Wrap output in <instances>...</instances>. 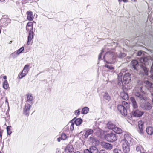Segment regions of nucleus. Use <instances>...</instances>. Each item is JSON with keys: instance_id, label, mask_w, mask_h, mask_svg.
<instances>
[{"instance_id": "f257e3e1", "label": "nucleus", "mask_w": 153, "mask_h": 153, "mask_svg": "<svg viewBox=\"0 0 153 153\" xmlns=\"http://www.w3.org/2000/svg\"><path fill=\"white\" fill-rule=\"evenodd\" d=\"M131 139V137L129 136L126 135L125 136L124 138L122 139L121 141L123 150L125 153H128L130 151V146L129 141H130Z\"/></svg>"}, {"instance_id": "f03ea898", "label": "nucleus", "mask_w": 153, "mask_h": 153, "mask_svg": "<svg viewBox=\"0 0 153 153\" xmlns=\"http://www.w3.org/2000/svg\"><path fill=\"white\" fill-rule=\"evenodd\" d=\"M26 96L27 100L26 102L25 108L24 109L23 114L24 115L28 116L31 105L27 102H32L33 100V97L32 94H27Z\"/></svg>"}, {"instance_id": "7ed1b4c3", "label": "nucleus", "mask_w": 153, "mask_h": 153, "mask_svg": "<svg viewBox=\"0 0 153 153\" xmlns=\"http://www.w3.org/2000/svg\"><path fill=\"white\" fill-rule=\"evenodd\" d=\"M129 106L128 103L126 101H123L122 105H119L117 106V110L123 116L127 114L126 108Z\"/></svg>"}, {"instance_id": "20e7f679", "label": "nucleus", "mask_w": 153, "mask_h": 153, "mask_svg": "<svg viewBox=\"0 0 153 153\" xmlns=\"http://www.w3.org/2000/svg\"><path fill=\"white\" fill-rule=\"evenodd\" d=\"M110 56V58H113L116 57H118L120 58H121L124 57L126 56V54L122 53H120L119 54H117L114 52H107L106 53L105 56H104V59L105 60V58L106 56Z\"/></svg>"}, {"instance_id": "39448f33", "label": "nucleus", "mask_w": 153, "mask_h": 153, "mask_svg": "<svg viewBox=\"0 0 153 153\" xmlns=\"http://www.w3.org/2000/svg\"><path fill=\"white\" fill-rule=\"evenodd\" d=\"M144 64H142L141 66V74L144 75H148V70L145 65L147 64V62L149 60L146 57H144Z\"/></svg>"}, {"instance_id": "423d86ee", "label": "nucleus", "mask_w": 153, "mask_h": 153, "mask_svg": "<svg viewBox=\"0 0 153 153\" xmlns=\"http://www.w3.org/2000/svg\"><path fill=\"white\" fill-rule=\"evenodd\" d=\"M104 137L106 140L110 142H114L117 139L116 134L113 133L107 134H105Z\"/></svg>"}, {"instance_id": "0eeeda50", "label": "nucleus", "mask_w": 153, "mask_h": 153, "mask_svg": "<svg viewBox=\"0 0 153 153\" xmlns=\"http://www.w3.org/2000/svg\"><path fill=\"white\" fill-rule=\"evenodd\" d=\"M122 89L123 91L120 93V96L123 99L126 100H128L129 99L128 94L125 92V91H127L128 89L126 88V87H122Z\"/></svg>"}, {"instance_id": "6e6552de", "label": "nucleus", "mask_w": 153, "mask_h": 153, "mask_svg": "<svg viewBox=\"0 0 153 153\" xmlns=\"http://www.w3.org/2000/svg\"><path fill=\"white\" fill-rule=\"evenodd\" d=\"M140 106L142 109L146 110H150L152 108L151 104L146 102L142 103Z\"/></svg>"}, {"instance_id": "1a4fd4ad", "label": "nucleus", "mask_w": 153, "mask_h": 153, "mask_svg": "<svg viewBox=\"0 0 153 153\" xmlns=\"http://www.w3.org/2000/svg\"><path fill=\"white\" fill-rule=\"evenodd\" d=\"M133 116L136 117H140L144 114V112L138 109L133 110L132 112Z\"/></svg>"}, {"instance_id": "9d476101", "label": "nucleus", "mask_w": 153, "mask_h": 153, "mask_svg": "<svg viewBox=\"0 0 153 153\" xmlns=\"http://www.w3.org/2000/svg\"><path fill=\"white\" fill-rule=\"evenodd\" d=\"M131 79V74L128 73H125L123 76V82L125 84H128Z\"/></svg>"}, {"instance_id": "9b49d317", "label": "nucleus", "mask_w": 153, "mask_h": 153, "mask_svg": "<svg viewBox=\"0 0 153 153\" xmlns=\"http://www.w3.org/2000/svg\"><path fill=\"white\" fill-rule=\"evenodd\" d=\"M101 145L103 148L107 150H111L113 148V145L112 144L105 142H101Z\"/></svg>"}, {"instance_id": "f8f14e48", "label": "nucleus", "mask_w": 153, "mask_h": 153, "mask_svg": "<svg viewBox=\"0 0 153 153\" xmlns=\"http://www.w3.org/2000/svg\"><path fill=\"white\" fill-rule=\"evenodd\" d=\"M74 150L73 146L70 144H68L65 149V151L66 153H72L74 152Z\"/></svg>"}, {"instance_id": "ddd939ff", "label": "nucleus", "mask_w": 153, "mask_h": 153, "mask_svg": "<svg viewBox=\"0 0 153 153\" xmlns=\"http://www.w3.org/2000/svg\"><path fill=\"white\" fill-rule=\"evenodd\" d=\"M139 85H144L145 86H151L152 85V83L148 81H145L143 83L141 81L139 80L137 82Z\"/></svg>"}, {"instance_id": "4468645a", "label": "nucleus", "mask_w": 153, "mask_h": 153, "mask_svg": "<svg viewBox=\"0 0 153 153\" xmlns=\"http://www.w3.org/2000/svg\"><path fill=\"white\" fill-rule=\"evenodd\" d=\"M130 100L133 108H137L138 107V105L134 97H131L130 98Z\"/></svg>"}, {"instance_id": "2eb2a0df", "label": "nucleus", "mask_w": 153, "mask_h": 153, "mask_svg": "<svg viewBox=\"0 0 153 153\" xmlns=\"http://www.w3.org/2000/svg\"><path fill=\"white\" fill-rule=\"evenodd\" d=\"M138 66V63L137 61L136 60H133L131 62V67L136 70Z\"/></svg>"}, {"instance_id": "dca6fc26", "label": "nucleus", "mask_w": 153, "mask_h": 153, "mask_svg": "<svg viewBox=\"0 0 153 153\" xmlns=\"http://www.w3.org/2000/svg\"><path fill=\"white\" fill-rule=\"evenodd\" d=\"M75 118H74L71 121V122H74L75 123L77 126L80 125L82 123V119L81 118H78L76 120H75Z\"/></svg>"}, {"instance_id": "f3484780", "label": "nucleus", "mask_w": 153, "mask_h": 153, "mask_svg": "<svg viewBox=\"0 0 153 153\" xmlns=\"http://www.w3.org/2000/svg\"><path fill=\"white\" fill-rule=\"evenodd\" d=\"M144 126V123L142 120H140L138 122V126L139 128V130L140 133H142L143 131V128Z\"/></svg>"}, {"instance_id": "a211bd4d", "label": "nucleus", "mask_w": 153, "mask_h": 153, "mask_svg": "<svg viewBox=\"0 0 153 153\" xmlns=\"http://www.w3.org/2000/svg\"><path fill=\"white\" fill-rule=\"evenodd\" d=\"M107 127L108 129H111L112 130L115 126V125L111 121L108 122L107 124Z\"/></svg>"}, {"instance_id": "6ab92c4d", "label": "nucleus", "mask_w": 153, "mask_h": 153, "mask_svg": "<svg viewBox=\"0 0 153 153\" xmlns=\"http://www.w3.org/2000/svg\"><path fill=\"white\" fill-rule=\"evenodd\" d=\"M27 14V19L30 21H31L33 20L34 18L32 12L31 11H28Z\"/></svg>"}, {"instance_id": "aec40b11", "label": "nucleus", "mask_w": 153, "mask_h": 153, "mask_svg": "<svg viewBox=\"0 0 153 153\" xmlns=\"http://www.w3.org/2000/svg\"><path fill=\"white\" fill-rule=\"evenodd\" d=\"M91 153H98V150L95 146H92L90 148Z\"/></svg>"}, {"instance_id": "412c9836", "label": "nucleus", "mask_w": 153, "mask_h": 153, "mask_svg": "<svg viewBox=\"0 0 153 153\" xmlns=\"http://www.w3.org/2000/svg\"><path fill=\"white\" fill-rule=\"evenodd\" d=\"M147 133L149 135H152L153 134V128L152 127H148L146 129Z\"/></svg>"}, {"instance_id": "4be33fe9", "label": "nucleus", "mask_w": 153, "mask_h": 153, "mask_svg": "<svg viewBox=\"0 0 153 153\" xmlns=\"http://www.w3.org/2000/svg\"><path fill=\"white\" fill-rule=\"evenodd\" d=\"M24 47H21L19 49L17 50L15 53H16V54H14L13 53H12V55L13 56H16V55H19L20 53H21L22 51L24 50Z\"/></svg>"}, {"instance_id": "5701e85b", "label": "nucleus", "mask_w": 153, "mask_h": 153, "mask_svg": "<svg viewBox=\"0 0 153 153\" xmlns=\"http://www.w3.org/2000/svg\"><path fill=\"white\" fill-rule=\"evenodd\" d=\"M93 133V130L91 129H88L85 132L84 136L85 138H87L89 135H91Z\"/></svg>"}, {"instance_id": "b1692460", "label": "nucleus", "mask_w": 153, "mask_h": 153, "mask_svg": "<svg viewBox=\"0 0 153 153\" xmlns=\"http://www.w3.org/2000/svg\"><path fill=\"white\" fill-rule=\"evenodd\" d=\"M122 73H120L118 75V77L119 78L118 81V85L119 86H123V83L122 81V78L121 77L122 76Z\"/></svg>"}, {"instance_id": "393cba45", "label": "nucleus", "mask_w": 153, "mask_h": 153, "mask_svg": "<svg viewBox=\"0 0 153 153\" xmlns=\"http://www.w3.org/2000/svg\"><path fill=\"white\" fill-rule=\"evenodd\" d=\"M116 133L120 134L122 133V129L117 127L115 126L113 130Z\"/></svg>"}, {"instance_id": "a878e982", "label": "nucleus", "mask_w": 153, "mask_h": 153, "mask_svg": "<svg viewBox=\"0 0 153 153\" xmlns=\"http://www.w3.org/2000/svg\"><path fill=\"white\" fill-rule=\"evenodd\" d=\"M135 95L140 98L141 99H143L144 100H147V98L146 97H143L140 94L139 92H136L135 94Z\"/></svg>"}, {"instance_id": "bb28decb", "label": "nucleus", "mask_w": 153, "mask_h": 153, "mask_svg": "<svg viewBox=\"0 0 153 153\" xmlns=\"http://www.w3.org/2000/svg\"><path fill=\"white\" fill-rule=\"evenodd\" d=\"M89 110V109L88 107H85L82 108L81 113L82 114H86L88 112Z\"/></svg>"}, {"instance_id": "cd10ccee", "label": "nucleus", "mask_w": 153, "mask_h": 153, "mask_svg": "<svg viewBox=\"0 0 153 153\" xmlns=\"http://www.w3.org/2000/svg\"><path fill=\"white\" fill-rule=\"evenodd\" d=\"M33 37V32H29V34L28 37L27 43L31 42V40Z\"/></svg>"}, {"instance_id": "c85d7f7f", "label": "nucleus", "mask_w": 153, "mask_h": 153, "mask_svg": "<svg viewBox=\"0 0 153 153\" xmlns=\"http://www.w3.org/2000/svg\"><path fill=\"white\" fill-rule=\"evenodd\" d=\"M29 68V66L28 65H25L23 68V72H25L26 75L28 72Z\"/></svg>"}, {"instance_id": "c756f323", "label": "nucleus", "mask_w": 153, "mask_h": 153, "mask_svg": "<svg viewBox=\"0 0 153 153\" xmlns=\"http://www.w3.org/2000/svg\"><path fill=\"white\" fill-rule=\"evenodd\" d=\"M143 149V148L142 146L141 145H139L137 146L136 147V150L137 152H138L141 153V150Z\"/></svg>"}, {"instance_id": "7c9ffc66", "label": "nucleus", "mask_w": 153, "mask_h": 153, "mask_svg": "<svg viewBox=\"0 0 153 153\" xmlns=\"http://www.w3.org/2000/svg\"><path fill=\"white\" fill-rule=\"evenodd\" d=\"M90 141L91 142L94 144L96 143L97 142H98V141L94 137H90Z\"/></svg>"}, {"instance_id": "2f4dec72", "label": "nucleus", "mask_w": 153, "mask_h": 153, "mask_svg": "<svg viewBox=\"0 0 153 153\" xmlns=\"http://www.w3.org/2000/svg\"><path fill=\"white\" fill-rule=\"evenodd\" d=\"M7 20H8V19H5L2 18L0 20V22L1 23L4 24V25H5L4 23L7 24Z\"/></svg>"}, {"instance_id": "473e14b6", "label": "nucleus", "mask_w": 153, "mask_h": 153, "mask_svg": "<svg viewBox=\"0 0 153 153\" xmlns=\"http://www.w3.org/2000/svg\"><path fill=\"white\" fill-rule=\"evenodd\" d=\"M104 97L105 99L108 100H111L110 96L107 93H105Z\"/></svg>"}, {"instance_id": "72a5a7b5", "label": "nucleus", "mask_w": 153, "mask_h": 153, "mask_svg": "<svg viewBox=\"0 0 153 153\" xmlns=\"http://www.w3.org/2000/svg\"><path fill=\"white\" fill-rule=\"evenodd\" d=\"M113 152L114 153H124L121 150L117 149H114Z\"/></svg>"}, {"instance_id": "f704fd0d", "label": "nucleus", "mask_w": 153, "mask_h": 153, "mask_svg": "<svg viewBox=\"0 0 153 153\" xmlns=\"http://www.w3.org/2000/svg\"><path fill=\"white\" fill-rule=\"evenodd\" d=\"M26 29L27 31H29V32H33V27L26 26Z\"/></svg>"}, {"instance_id": "c9c22d12", "label": "nucleus", "mask_w": 153, "mask_h": 153, "mask_svg": "<svg viewBox=\"0 0 153 153\" xmlns=\"http://www.w3.org/2000/svg\"><path fill=\"white\" fill-rule=\"evenodd\" d=\"M67 138L66 134L64 133H62L61 135V138L62 140H65Z\"/></svg>"}, {"instance_id": "e433bc0d", "label": "nucleus", "mask_w": 153, "mask_h": 153, "mask_svg": "<svg viewBox=\"0 0 153 153\" xmlns=\"http://www.w3.org/2000/svg\"><path fill=\"white\" fill-rule=\"evenodd\" d=\"M11 128L10 126H8L7 127V134L8 135H10L11 134L12 132L11 131L10 128Z\"/></svg>"}, {"instance_id": "4c0bfd02", "label": "nucleus", "mask_w": 153, "mask_h": 153, "mask_svg": "<svg viewBox=\"0 0 153 153\" xmlns=\"http://www.w3.org/2000/svg\"><path fill=\"white\" fill-rule=\"evenodd\" d=\"M151 73V75L150 77L153 79V63L152 64V66L151 68V70L150 71Z\"/></svg>"}, {"instance_id": "58836bf2", "label": "nucleus", "mask_w": 153, "mask_h": 153, "mask_svg": "<svg viewBox=\"0 0 153 153\" xmlns=\"http://www.w3.org/2000/svg\"><path fill=\"white\" fill-rule=\"evenodd\" d=\"M105 66L110 70H113L114 69V68L111 65H109L107 64H106Z\"/></svg>"}, {"instance_id": "ea45409f", "label": "nucleus", "mask_w": 153, "mask_h": 153, "mask_svg": "<svg viewBox=\"0 0 153 153\" xmlns=\"http://www.w3.org/2000/svg\"><path fill=\"white\" fill-rule=\"evenodd\" d=\"M72 123L70 127V129L71 131L73 130L74 128V123H73L74 122H71Z\"/></svg>"}, {"instance_id": "a19ab883", "label": "nucleus", "mask_w": 153, "mask_h": 153, "mask_svg": "<svg viewBox=\"0 0 153 153\" xmlns=\"http://www.w3.org/2000/svg\"><path fill=\"white\" fill-rule=\"evenodd\" d=\"M80 111L79 110H76L75 111V114L76 115H79L80 114Z\"/></svg>"}, {"instance_id": "79ce46f5", "label": "nucleus", "mask_w": 153, "mask_h": 153, "mask_svg": "<svg viewBox=\"0 0 153 153\" xmlns=\"http://www.w3.org/2000/svg\"><path fill=\"white\" fill-rule=\"evenodd\" d=\"M26 26L33 27V24L32 22H29L27 24Z\"/></svg>"}, {"instance_id": "37998d69", "label": "nucleus", "mask_w": 153, "mask_h": 153, "mask_svg": "<svg viewBox=\"0 0 153 153\" xmlns=\"http://www.w3.org/2000/svg\"><path fill=\"white\" fill-rule=\"evenodd\" d=\"M99 153H108V152L105 150L102 149L100 150Z\"/></svg>"}, {"instance_id": "c03bdc74", "label": "nucleus", "mask_w": 153, "mask_h": 153, "mask_svg": "<svg viewBox=\"0 0 153 153\" xmlns=\"http://www.w3.org/2000/svg\"><path fill=\"white\" fill-rule=\"evenodd\" d=\"M24 74V75H22L20 73L18 75V77H19V79H22L23 77H24V76H25L26 75L25 74Z\"/></svg>"}, {"instance_id": "a18cd8bd", "label": "nucleus", "mask_w": 153, "mask_h": 153, "mask_svg": "<svg viewBox=\"0 0 153 153\" xmlns=\"http://www.w3.org/2000/svg\"><path fill=\"white\" fill-rule=\"evenodd\" d=\"M143 52V51H139L137 53V56H140L142 54Z\"/></svg>"}, {"instance_id": "49530a36", "label": "nucleus", "mask_w": 153, "mask_h": 153, "mask_svg": "<svg viewBox=\"0 0 153 153\" xmlns=\"http://www.w3.org/2000/svg\"><path fill=\"white\" fill-rule=\"evenodd\" d=\"M84 153H91L90 150L88 149H85L84 152Z\"/></svg>"}, {"instance_id": "de8ad7c7", "label": "nucleus", "mask_w": 153, "mask_h": 153, "mask_svg": "<svg viewBox=\"0 0 153 153\" xmlns=\"http://www.w3.org/2000/svg\"><path fill=\"white\" fill-rule=\"evenodd\" d=\"M104 52V51L103 50H102V51H101V52L99 54V56H98V59L99 60V59H100L101 58V55H102V53Z\"/></svg>"}, {"instance_id": "09e8293b", "label": "nucleus", "mask_w": 153, "mask_h": 153, "mask_svg": "<svg viewBox=\"0 0 153 153\" xmlns=\"http://www.w3.org/2000/svg\"><path fill=\"white\" fill-rule=\"evenodd\" d=\"M144 57H142V58H141L140 60V62L142 63H143V64H144Z\"/></svg>"}, {"instance_id": "8fccbe9b", "label": "nucleus", "mask_w": 153, "mask_h": 153, "mask_svg": "<svg viewBox=\"0 0 153 153\" xmlns=\"http://www.w3.org/2000/svg\"><path fill=\"white\" fill-rule=\"evenodd\" d=\"M7 85H8V84L7 80H5L3 84V86H7Z\"/></svg>"}, {"instance_id": "3c124183", "label": "nucleus", "mask_w": 153, "mask_h": 153, "mask_svg": "<svg viewBox=\"0 0 153 153\" xmlns=\"http://www.w3.org/2000/svg\"><path fill=\"white\" fill-rule=\"evenodd\" d=\"M119 2H121L122 1H123L124 2H128L127 0H118Z\"/></svg>"}, {"instance_id": "603ef678", "label": "nucleus", "mask_w": 153, "mask_h": 153, "mask_svg": "<svg viewBox=\"0 0 153 153\" xmlns=\"http://www.w3.org/2000/svg\"><path fill=\"white\" fill-rule=\"evenodd\" d=\"M151 95L152 96V102L153 104V93H151Z\"/></svg>"}, {"instance_id": "864d4df0", "label": "nucleus", "mask_w": 153, "mask_h": 153, "mask_svg": "<svg viewBox=\"0 0 153 153\" xmlns=\"http://www.w3.org/2000/svg\"><path fill=\"white\" fill-rule=\"evenodd\" d=\"M9 87H3V88L4 89H7Z\"/></svg>"}, {"instance_id": "5fc2aeb1", "label": "nucleus", "mask_w": 153, "mask_h": 153, "mask_svg": "<svg viewBox=\"0 0 153 153\" xmlns=\"http://www.w3.org/2000/svg\"><path fill=\"white\" fill-rule=\"evenodd\" d=\"M61 139V137L58 138L57 139V140L58 142H60V141Z\"/></svg>"}, {"instance_id": "6e6d98bb", "label": "nucleus", "mask_w": 153, "mask_h": 153, "mask_svg": "<svg viewBox=\"0 0 153 153\" xmlns=\"http://www.w3.org/2000/svg\"><path fill=\"white\" fill-rule=\"evenodd\" d=\"M2 133L0 131V137L1 138L2 137Z\"/></svg>"}, {"instance_id": "4d7b16f0", "label": "nucleus", "mask_w": 153, "mask_h": 153, "mask_svg": "<svg viewBox=\"0 0 153 153\" xmlns=\"http://www.w3.org/2000/svg\"><path fill=\"white\" fill-rule=\"evenodd\" d=\"M20 74H21L22 75H24V74H25V72H23V71H22V72Z\"/></svg>"}, {"instance_id": "13d9d810", "label": "nucleus", "mask_w": 153, "mask_h": 153, "mask_svg": "<svg viewBox=\"0 0 153 153\" xmlns=\"http://www.w3.org/2000/svg\"><path fill=\"white\" fill-rule=\"evenodd\" d=\"M3 77L4 79L5 80H6V76H4Z\"/></svg>"}, {"instance_id": "bf43d9fd", "label": "nucleus", "mask_w": 153, "mask_h": 153, "mask_svg": "<svg viewBox=\"0 0 153 153\" xmlns=\"http://www.w3.org/2000/svg\"><path fill=\"white\" fill-rule=\"evenodd\" d=\"M142 87H141L140 88V90L141 91H142Z\"/></svg>"}, {"instance_id": "052dcab7", "label": "nucleus", "mask_w": 153, "mask_h": 153, "mask_svg": "<svg viewBox=\"0 0 153 153\" xmlns=\"http://www.w3.org/2000/svg\"><path fill=\"white\" fill-rule=\"evenodd\" d=\"M74 153H80V152H79V151H77V152H75Z\"/></svg>"}, {"instance_id": "680f3d73", "label": "nucleus", "mask_w": 153, "mask_h": 153, "mask_svg": "<svg viewBox=\"0 0 153 153\" xmlns=\"http://www.w3.org/2000/svg\"><path fill=\"white\" fill-rule=\"evenodd\" d=\"M150 87V88L151 89H153V87L151 86V87Z\"/></svg>"}, {"instance_id": "e2e57ef3", "label": "nucleus", "mask_w": 153, "mask_h": 153, "mask_svg": "<svg viewBox=\"0 0 153 153\" xmlns=\"http://www.w3.org/2000/svg\"><path fill=\"white\" fill-rule=\"evenodd\" d=\"M5 0H0V1H4Z\"/></svg>"}, {"instance_id": "0e129e2a", "label": "nucleus", "mask_w": 153, "mask_h": 153, "mask_svg": "<svg viewBox=\"0 0 153 153\" xmlns=\"http://www.w3.org/2000/svg\"><path fill=\"white\" fill-rule=\"evenodd\" d=\"M134 2H136V0H134Z\"/></svg>"}, {"instance_id": "69168bd1", "label": "nucleus", "mask_w": 153, "mask_h": 153, "mask_svg": "<svg viewBox=\"0 0 153 153\" xmlns=\"http://www.w3.org/2000/svg\"><path fill=\"white\" fill-rule=\"evenodd\" d=\"M0 153H1V152L0 151Z\"/></svg>"}]
</instances>
